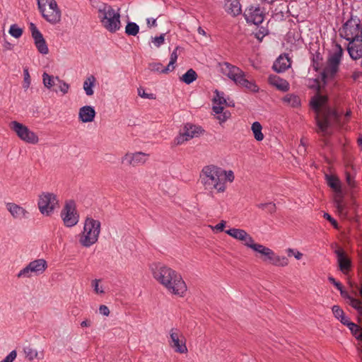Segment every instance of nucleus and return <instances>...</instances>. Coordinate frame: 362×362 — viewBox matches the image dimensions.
<instances>
[{"label": "nucleus", "mask_w": 362, "mask_h": 362, "mask_svg": "<svg viewBox=\"0 0 362 362\" xmlns=\"http://www.w3.org/2000/svg\"><path fill=\"white\" fill-rule=\"evenodd\" d=\"M8 33L15 38H19L23 34V29L16 24H13L10 26Z\"/></svg>", "instance_id": "49530a36"}, {"label": "nucleus", "mask_w": 362, "mask_h": 362, "mask_svg": "<svg viewBox=\"0 0 362 362\" xmlns=\"http://www.w3.org/2000/svg\"><path fill=\"white\" fill-rule=\"evenodd\" d=\"M98 13L100 22L107 31L113 33L120 29V14L110 5L102 4L98 7Z\"/></svg>", "instance_id": "6e6552de"}, {"label": "nucleus", "mask_w": 362, "mask_h": 362, "mask_svg": "<svg viewBox=\"0 0 362 362\" xmlns=\"http://www.w3.org/2000/svg\"><path fill=\"white\" fill-rule=\"evenodd\" d=\"M351 307L356 310L359 314L362 315V301L361 300H352Z\"/></svg>", "instance_id": "4d7b16f0"}, {"label": "nucleus", "mask_w": 362, "mask_h": 362, "mask_svg": "<svg viewBox=\"0 0 362 362\" xmlns=\"http://www.w3.org/2000/svg\"><path fill=\"white\" fill-rule=\"evenodd\" d=\"M100 313L104 316H108L110 315V310L105 305H101L99 307Z\"/></svg>", "instance_id": "680f3d73"}, {"label": "nucleus", "mask_w": 362, "mask_h": 362, "mask_svg": "<svg viewBox=\"0 0 362 362\" xmlns=\"http://www.w3.org/2000/svg\"><path fill=\"white\" fill-rule=\"evenodd\" d=\"M347 52L354 60L362 58V38L348 41Z\"/></svg>", "instance_id": "b1692460"}, {"label": "nucleus", "mask_w": 362, "mask_h": 362, "mask_svg": "<svg viewBox=\"0 0 362 362\" xmlns=\"http://www.w3.org/2000/svg\"><path fill=\"white\" fill-rule=\"evenodd\" d=\"M55 78L46 72L42 74V82L47 89H51L55 85Z\"/></svg>", "instance_id": "a19ab883"}, {"label": "nucleus", "mask_w": 362, "mask_h": 362, "mask_svg": "<svg viewBox=\"0 0 362 362\" xmlns=\"http://www.w3.org/2000/svg\"><path fill=\"white\" fill-rule=\"evenodd\" d=\"M324 218L329 221L334 228H337V222L329 214L325 213Z\"/></svg>", "instance_id": "69168bd1"}, {"label": "nucleus", "mask_w": 362, "mask_h": 362, "mask_svg": "<svg viewBox=\"0 0 362 362\" xmlns=\"http://www.w3.org/2000/svg\"><path fill=\"white\" fill-rule=\"evenodd\" d=\"M322 58L320 55V54H317L315 56L313 57V67L314 69L317 71L319 69V63H318V60H321Z\"/></svg>", "instance_id": "338daca9"}, {"label": "nucleus", "mask_w": 362, "mask_h": 362, "mask_svg": "<svg viewBox=\"0 0 362 362\" xmlns=\"http://www.w3.org/2000/svg\"><path fill=\"white\" fill-rule=\"evenodd\" d=\"M225 232L234 239L241 241L246 247L261 254L264 256V261L270 262L274 252L263 245L255 243L253 238L245 230L232 228Z\"/></svg>", "instance_id": "0eeeda50"}, {"label": "nucleus", "mask_w": 362, "mask_h": 362, "mask_svg": "<svg viewBox=\"0 0 362 362\" xmlns=\"http://www.w3.org/2000/svg\"><path fill=\"white\" fill-rule=\"evenodd\" d=\"M6 206L13 218L21 220L28 218V211L20 205L13 202H8L6 204Z\"/></svg>", "instance_id": "393cba45"}, {"label": "nucleus", "mask_w": 362, "mask_h": 362, "mask_svg": "<svg viewBox=\"0 0 362 362\" xmlns=\"http://www.w3.org/2000/svg\"><path fill=\"white\" fill-rule=\"evenodd\" d=\"M96 83V78L93 75L88 76L83 82V88L88 96H92L94 93L93 87Z\"/></svg>", "instance_id": "f704fd0d"}, {"label": "nucleus", "mask_w": 362, "mask_h": 362, "mask_svg": "<svg viewBox=\"0 0 362 362\" xmlns=\"http://www.w3.org/2000/svg\"><path fill=\"white\" fill-rule=\"evenodd\" d=\"M328 281L332 284L337 290L339 291L341 296L348 300L349 305H352V300H358V299L351 296L346 291H344L342 284L337 281L333 276H329Z\"/></svg>", "instance_id": "c756f323"}, {"label": "nucleus", "mask_w": 362, "mask_h": 362, "mask_svg": "<svg viewBox=\"0 0 362 362\" xmlns=\"http://www.w3.org/2000/svg\"><path fill=\"white\" fill-rule=\"evenodd\" d=\"M281 100L284 104L293 108H299L301 106L300 97L294 93L286 94Z\"/></svg>", "instance_id": "7c9ffc66"}, {"label": "nucleus", "mask_w": 362, "mask_h": 362, "mask_svg": "<svg viewBox=\"0 0 362 362\" xmlns=\"http://www.w3.org/2000/svg\"><path fill=\"white\" fill-rule=\"evenodd\" d=\"M148 68L151 71L159 74H168L169 71H165V67L160 62H152L148 64Z\"/></svg>", "instance_id": "a18cd8bd"}, {"label": "nucleus", "mask_w": 362, "mask_h": 362, "mask_svg": "<svg viewBox=\"0 0 362 362\" xmlns=\"http://www.w3.org/2000/svg\"><path fill=\"white\" fill-rule=\"evenodd\" d=\"M255 139L257 141H261L264 139V134L262 132V127L259 122H254L251 127Z\"/></svg>", "instance_id": "e433bc0d"}, {"label": "nucleus", "mask_w": 362, "mask_h": 362, "mask_svg": "<svg viewBox=\"0 0 362 362\" xmlns=\"http://www.w3.org/2000/svg\"><path fill=\"white\" fill-rule=\"evenodd\" d=\"M214 93L215 96L213 99L214 105L223 106V105L226 103V100L224 97L223 93L219 92L218 90H216Z\"/></svg>", "instance_id": "c03bdc74"}, {"label": "nucleus", "mask_w": 362, "mask_h": 362, "mask_svg": "<svg viewBox=\"0 0 362 362\" xmlns=\"http://www.w3.org/2000/svg\"><path fill=\"white\" fill-rule=\"evenodd\" d=\"M244 17L248 23L259 25L264 18V15L259 6H251L247 8L244 12Z\"/></svg>", "instance_id": "4be33fe9"}, {"label": "nucleus", "mask_w": 362, "mask_h": 362, "mask_svg": "<svg viewBox=\"0 0 362 362\" xmlns=\"http://www.w3.org/2000/svg\"><path fill=\"white\" fill-rule=\"evenodd\" d=\"M212 110L217 115L216 119L220 124L226 122L230 117V112L228 110L223 111V107L220 105H213Z\"/></svg>", "instance_id": "473e14b6"}, {"label": "nucleus", "mask_w": 362, "mask_h": 362, "mask_svg": "<svg viewBox=\"0 0 362 362\" xmlns=\"http://www.w3.org/2000/svg\"><path fill=\"white\" fill-rule=\"evenodd\" d=\"M96 112L93 107L84 105L78 110V119L83 123L91 122L94 120Z\"/></svg>", "instance_id": "bb28decb"}, {"label": "nucleus", "mask_w": 362, "mask_h": 362, "mask_svg": "<svg viewBox=\"0 0 362 362\" xmlns=\"http://www.w3.org/2000/svg\"><path fill=\"white\" fill-rule=\"evenodd\" d=\"M24 354L25 355V357L29 361H33L35 359H40L42 357H39V353L37 351V349H33L30 346H25L23 349Z\"/></svg>", "instance_id": "ea45409f"}, {"label": "nucleus", "mask_w": 362, "mask_h": 362, "mask_svg": "<svg viewBox=\"0 0 362 362\" xmlns=\"http://www.w3.org/2000/svg\"><path fill=\"white\" fill-rule=\"evenodd\" d=\"M178 49V47H176L175 50L171 53L170 57V62L166 67H165V71H172L175 69L174 64L176 63L177 60V50Z\"/></svg>", "instance_id": "79ce46f5"}, {"label": "nucleus", "mask_w": 362, "mask_h": 362, "mask_svg": "<svg viewBox=\"0 0 362 362\" xmlns=\"http://www.w3.org/2000/svg\"><path fill=\"white\" fill-rule=\"evenodd\" d=\"M225 232L234 239L241 241L246 247L261 254L264 256V261L270 262L274 252L263 245L255 243L253 238L245 230L232 228Z\"/></svg>", "instance_id": "20e7f679"}, {"label": "nucleus", "mask_w": 362, "mask_h": 362, "mask_svg": "<svg viewBox=\"0 0 362 362\" xmlns=\"http://www.w3.org/2000/svg\"><path fill=\"white\" fill-rule=\"evenodd\" d=\"M334 253L337 255L339 270L345 275L348 274L352 267L351 259L347 257L342 249L336 250Z\"/></svg>", "instance_id": "5701e85b"}, {"label": "nucleus", "mask_w": 362, "mask_h": 362, "mask_svg": "<svg viewBox=\"0 0 362 362\" xmlns=\"http://www.w3.org/2000/svg\"><path fill=\"white\" fill-rule=\"evenodd\" d=\"M310 105L315 113L317 132L323 135L329 134V127L338 123L339 117L338 113L328 105L327 98L322 95H314L310 102Z\"/></svg>", "instance_id": "f257e3e1"}, {"label": "nucleus", "mask_w": 362, "mask_h": 362, "mask_svg": "<svg viewBox=\"0 0 362 362\" xmlns=\"http://www.w3.org/2000/svg\"><path fill=\"white\" fill-rule=\"evenodd\" d=\"M236 84L245 88L247 90L253 92V93H257L259 91V87L255 83V82L252 81H249L247 78H245V73L244 72L242 76L236 82Z\"/></svg>", "instance_id": "2f4dec72"}, {"label": "nucleus", "mask_w": 362, "mask_h": 362, "mask_svg": "<svg viewBox=\"0 0 362 362\" xmlns=\"http://www.w3.org/2000/svg\"><path fill=\"white\" fill-rule=\"evenodd\" d=\"M269 34V30L264 27H260L258 28L257 31L255 33V37L259 41H262V39Z\"/></svg>", "instance_id": "8fccbe9b"}, {"label": "nucleus", "mask_w": 362, "mask_h": 362, "mask_svg": "<svg viewBox=\"0 0 362 362\" xmlns=\"http://www.w3.org/2000/svg\"><path fill=\"white\" fill-rule=\"evenodd\" d=\"M286 41L291 44V49H297L303 42L300 35L292 32L287 33Z\"/></svg>", "instance_id": "c9c22d12"}, {"label": "nucleus", "mask_w": 362, "mask_h": 362, "mask_svg": "<svg viewBox=\"0 0 362 362\" xmlns=\"http://www.w3.org/2000/svg\"><path fill=\"white\" fill-rule=\"evenodd\" d=\"M348 328L350 329L353 335H356L358 332L361 329L358 325L356 324L351 322L349 324H348Z\"/></svg>", "instance_id": "13d9d810"}, {"label": "nucleus", "mask_w": 362, "mask_h": 362, "mask_svg": "<svg viewBox=\"0 0 362 362\" xmlns=\"http://www.w3.org/2000/svg\"><path fill=\"white\" fill-rule=\"evenodd\" d=\"M268 206H272V211H275L276 210V206L273 203H264V204H259L257 205V207L259 208V209H266L267 207Z\"/></svg>", "instance_id": "774afa93"}, {"label": "nucleus", "mask_w": 362, "mask_h": 362, "mask_svg": "<svg viewBox=\"0 0 362 362\" xmlns=\"http://www.w3.org/2000/svg\"><path fill=\"white\" fill-rule=\"evenodd\" d=\"M17 356V353L16 350L11 351L4 359L5 362H13Z\"/></svg>", "instance_id": "bf43d9fd"}, {"label": "nucleus", "mask_w": 362, "mask_h": 362, "mask_svg": "<svg viewBox=\"0 0 362 362\" xmlns=\"http://www.w3.org/2000/svg\"><path fill=\"white\" fill-rule=\"evenodd\" d=\"M219 67L221 73L235 83L244 73L239 67L226 62L219 63Z\"/></svg>", "instance_id": "412c9836"}, {"label": "nucleus", "mask_w": 362, "mask_h": 362, "mask_svg": "<svg viewBox=\"0 0 362 362\" xmlns=\"http://www.w3.org/2000/svg\"><path fill=\"white\" fill-rule=\"evenodd\" d=\"M42 17L49 23L56 24L61 20V11L55 0H37Z\"/></svg>", "instance_id": "9b49d317"}, {"label": "nucleus", "mask_w": 362, "mask_h": 362, "mask_svg": "<svg viewBox=\"0 0 362 362\" xmlns=\"http://www.w3.org/2000/svg\"><path fill=\"white\" fill-rule=\"evenodd\" d=\"M225 232L234 239L241 241L246 247L261 254L264 256V261L270 262L274 252L263 245L255 243L253 238L245 230L232 228Z\"/></svg>", "instance_id": "423d86ee"}, {"label": "nucleus", "mask_w": 362, "mask_h": 362, "mask_svg": "<svg viewBox=\"0 0 362 362\" xmlns=\"http://www.w3.org/2000/svg\"><path fill=\"white\" fill-rule=\"evenodd\" d=\"M168 344L175 353L187 354L188 351L186 339L177 327H173L169 330Z\"/></svg>", "instance_id": "f3484780"}, {"label": "nucleus", "mask_w": 362, "mask_h": 362, "mask_svg": "<svg viewBox=\"0 0 362 362\" xmlns=\"http://www.w3.org/2000/svg\"><path fill=\"white\" fill-rule=\"evenodd\" d=\"M61 218L66 227L71 228L78 223L79 215L74 200H68L65 202L64 208L61 211Z\"/></svg>", "instance_id": "dca6fc26"}, {"label": "nucleus", "mask_w": 362, "mask_h": 362, "mask_svg": "<svg viewBox=\"0 0 362 362\" xmlns=\"http://www.w3.org/2000/svg\"><path fill=\"white\" fill-rule=\"evenodd\" d=\"M139 30V25L134 22H129L125 27V33L128 35L136 36Z\"/></svg>", "instance_id": "37998d69"}, {"label": "nucleus", "mask_w": 362, "mask_h": 362, "mask_svg": "<svg viewBox=\"0 0 362 362\" xmlns=\"http://www.w3.org/2000/svg\"><path fill=\"white\" fill-rule=\"evenodd\" d=\"M203 132L204 129L200 126H197L192 123H186L179 134L175 138L174 144L176 146L182 145L194 137H198Z\"/></svg>", "instance_id": "2eb2a0df"}, {"label": "nucleus", "mask_w": 362, "mask_h": 362, "mask_svg": "<svg viewBox=\"0 0 362 362\" xmlns=\"http://www.w3.org/2000/svg\"><path fill=\"white\" fill-rule=\"evenodd\" d=\"M100 279H94L91 282L92 287L95 293L98 294H103L105 293L102 286H100Z\"/></svg>", "instance_id": "3c124183"}, {"label": "nucleus", "mask_w": 362, "mask_h": 362, "mask_svg": "<svg viewBox=\"0 0 362 362\" xmlns=\"http://www.w3.org/2000/svg\"><path fill=\"white\" fill-rule=\"evenodd\" d=\"M100 222L93 218L85 220L83 231L79 235V243L85 247H90L98 240L100 233Z\"/></svg>", "instance_id": "1a4fd4ad"}, {"label": "nucleus", "mask_w": 362, "mask_h": 362, "mask_svg": "<svg viewBox=\"0 0 362 362\" xmlns=\"http://www.w3.org/2000/svg\"><path fill=\"white\" fill-rule=\"evenodd\" d=\"M339 35L346 41L362 38V23L356 16H351L339 30Z\"/></svg>", "instance_id": "f8f14e48"}, {"label": "nucleus", "mask_w": 362, "mask_h": 362, "mask_svg": "<svg viewBox=\"0 0 362 362\" xmlns=\"http://www.w3.org/2000/svg\"><path fill=\"white\" fill-rule=\"evenodd\" d=\"M148 154L141 151L127 153L122 158L121 161L124 164L136 167L140 165H144L148 160Z\"/></svg>", "instance_id": "aec40b11"}, {"label": "nucleus", "mask_w": 362, "mask_h": 362, "mask_svg": "<svg viewBox=\"0 0 362 362\" xmlns=\"http://www.w3.org/2000/svg\"><path fill=\"white\" fill-rule=\"evenodd\" d=\"M269 263L277 267H285L288 265V259L284 256H279L274 253Z\"/></svg>", "instance_id": "58836bf2"}, {"label": "nucleus", "mask_w": 362, "mask_h": 362, "mask_svg": "<svg viewBox=\"0 0 362 362\" xmlns=\"http://www.w3.org/2000/svg\"><path fill=\"white\" fill-rule=\"evenodd\" d=\"M197 74L196 71L192 69H189L187 71L185 74H184L182 77L180 78V80L184 82L185 83L189 85L197 80Z\"/></svg>", "instance_id": "4c0bfd02"}, {"label": "nucleus", "mask_w": 362, "mask_h": 362, "mask_svg": "<svg viewBox=\"0 0 362 362\" xmlns=\"http://www.w3.org/2000/svg\"><path fill=\"white\" fill-rule=\"evenodd\" d=\"M325 179L327 185L337 193H341V182L334 175H325Z\"/></svg>", "instance_id": "72a5a7b5"}, {"label": "nucleus", "mask_w": 362, "mask_h": 362, "mask_svg": "<svg viewBox=\"0 0 362 362\" xmlns=\"http://www.w3.org/2000/svg\"><path fill=\"white\" fill-rule=\"evenodd\" d=\"M235 179L232 170H226L215 165L204 166L200 173L201 183L205 189H216L218 192H224L226 182H233Z\"/></svg>", "instance_id": "7ed1b4c3"}, {"label": "nucleus", "mask_w": 362, "mask_h": 362, "mask_svg": "<svg viewBox=\"0 0 362 362\" xmlns=\"http://www.w3.org/2000/svg\"><path fill=\"white\" fill-rule=\"evenodd\" d=\"M165 34L163 33L159 36H156L155 37H152V42L154 43L156 47H160L165 42Z\"/></svg>", "instance_id": "603ef678"}, {"label": "nucleus", "mask_w": 362, "mask_h": 362, "mask_svg": "<svg viewBox=\"0 0 362 362\" xmlns=\"http://www.w3.org/2000/svg\"><path fill=\"white\" fill-rule=\"evenodd\" d=\"M223 8L231 16L235 17L241 14L242 7L239 0H224Z\"/></svg>", "instance_id": "a878e982"}, {"label": "nucleus", "mask_w": 362, "mask_h": 362, "mask_svg": "<svg viewBox=\"0 0 362 362\" xmlns=\"http://www.w3.org/2000/svg\"><path fill=\"white\" fill-rule=\"evenodd\" d=\"M30 83H31V80H30V76L29 74L28 69L27 68H25L23 69V88L27 90L30 87Z\"/></svg>", "instance_id": "09e8293b"}, {"label": "nucleus", "mask_w": 362, "mask_h": 362, "mask_svg": "<svg viewBox=\"0 0 362 362\" xmlns=\"http://www.w3.org/2000/svg\"><path fill=\"white\" fill-rule=\"evenodd\" d=\"M286 252L289 257L293 256L298 260L300 259L303 257V254L295 249L288 248L287 249Z\"/></svg>", "instance_id": "5fc2aeb1"}, {"label": "nucleus", "mask_w": 362, "mask_h": 362, "mask_svg": "<svg viewBox=\"0 0 362 362\" xmlns=\"http://www.w3.org/2000/svg\"><path fill=\"white\" fill-rule=\"evenodd\" d=\"M270 85L276 87L278 90L286 92L289 90L288 82L276 75H270L268 78Z\"/></svg>", "instance_id": "cd10ccee"}, {"label": "nucleus", "mask_w": 362, "mask_h": 362, "mask_svg": "<svg viewBox=\"0 0 362 362\" xmlns=\"http://www.w3.org/2000/svg\"><path fill=\"white\" fill-rule=\"evenodd\" d=\"M225 232L234 239L241 241L246 247L261 254L264 256V261L270 262L274 252L263 245L255 243L253 238L245 230L232 228Z\"/></svg>", "instance_id": "39448f33"}, {"label": "nucleus", "mask_w": 362, "mask_h": 362, "mask_svg": "<svg viewBox=\"0 0 362 362\" xmlns=\"http://www.w3.org/2000/svg\"><path fill=\"white\" fill-rule=\"evenodd\" d=\"M47 268V262L44 259H37L30 262L17 274L18 278H30L33 275L42 274Z\"/></svg>", "instance_id": "a211bd4d"}, {"label": "nucleus", "mask_w": 362, "mask_h": 362, "mask_svg": "<svg viewBox=\"0 0 362 362\" xmlns=\"http://www.w3.org/2000/svg\"><path fill=\"white\" fill-rule=\"evenodd\" d=\"M138 95L146 99H156V95L153 93H147L143 88H138Z\"/></svg>", "instance_id": "864d4df0"}, {"label": "nucleus", "mask_w": 362, "mask_h": 362, "mask_svg": "<svg viewBox=\"0 0 362 362\" xmlns=\"http://www.w3.org/2000/svg\"><path fill=\"white\" fill-rule=\"evenodd\" d=\"M153 278L172 294L182 297L187 291V286L181 275L173 269L156 264L151 267Z\"/></svg>", "instance_id": "f03ea898"}, {"label": "nucleus", "mask_w": 362, "mask_h": 362, "mask_svg": "<svg viewBox=\"0 0 362 362\" xmlns=\"http://www.w3.org/2000/svg\"><path fill=\"white\" fill-rule=\"evenodd\" d=\"M343 54L344 50L341 46L336 44L333 49L329 52L327 64L321 73L322 80L325 83L333 78L338 72Z\"/></svg>", "instance_id": "9d476101"}, {"label": "nucleus", "mask_w": 362, "mask_h": 362, "mask_svg": "<svg viewBox=\"0 0 362 362\" xmlns=\"http://www.w3.org/2000/svg\"><path fill=\"white\" fill-rule=\"evenodd\" d=\"M335 205H336V207L337 209L342 212L344 210V206L342 203V199L341 198H339V199H335Z\"/></svg>", "instance_id": "0e129e2a"}, {"label": "nucleus", "mask_w": 362, "mask_h": 362, "mask_svg": "<svg viewBox=\"0 0 362 362\" xmlns=\"http://www.w3.org/2000/svg\"><path fill=\"white\" fill-rule=\"evenodd\" d=\"M56 81L59 83V88L63 94H66L69 90V85L64 81L60 79L58 76L55 77Z\"/></svg>", "instance_id": "de8ad7c7"}, {"label": "nucleus", "mask_w": 362, "mask_h": 362, "mask_svg": "<svg viewBox=\"0 0 362 362\" xmlns=\"http://www.w3.org/2000/svg\"><path fill=\"white\" fill-rule=\"evenodd\" d=\"M291 66L289 58L286 56H279L273 64V69L278 73L285 71Z\"/></svg>", "instance_id": "c85d7f7f"}, {"label": "nucleus", "mask_w": 362, "mask_h": 362, "mask_svg": "<svg viewBox=\"0 0 362 362\" xmlns=\"http://www.w3.org/2000/svg\"><path fill=\"white\" fill-rule=\"evenodd\" d=\"M37 206L42 215L49 216L59 207V200L53 193L42 192L39 195Z\"/></svg>", "instance_id": "ddd939ff"}, {"label": "nucleus", "mask_w": 362, "mask_h": 362, "mask_svg": "<svg viewBox=\"0 0 362 362\" xmlns=\"http://www.w3.org/2000/svg\"><path fill=\"white\" fill-rule=\"evenodd\" d=\"M17 356V353L16 350L11 351L4 359L5 362H13Z\"/></svg>", "instance_id": "052dcab7"}, {"label": "nucleus", "mask_w": 362, "mask_h": 362, "mask_svg": "<svg viewBox=\"0 0 362 362\" xmlns=\"http://www.w3.org/2000/svg\"><path fill=\"white\" fill-rule=\"evenodd\" d=\"M9 127L23 141L30 144H37L38 143L39 137L37 134L23 124L17 121H12L10 122Z\"/></svg>", "instance_id": "4468645a"}, {"label": "nucleus", "mask_w": 362, "mask_h": 362, "mask_svg": "<svg viewBox=\"0 0 362 362\" xmlns=\"http://www.w3.org/2000/svg\"><path fill=\"white\" fill-rule=\"evenodd\" d=\"M226 226V221H221L219 223L214 226H211L214 230L223 231Z\"/></svg>", "instance_id": "e2e57ef3"}, {"label": "nucleus", "mask_w": 362, "mask_h": 362, "mask_svg": "<svg viewBox=\"0 0 362 362\" xmlns=\"http://www.w3.org/2000/svg\"><path fill=\"white\" fill-rule=\"evenodd\" d=\"M332 310L334 316L338 320L342 315L344 314V310L339 305H333Z\"/></svg>", "instance_id": "6e6d98bb"}, {"label": "nucleus", "mask_w": 362, "mask_h": 362, "mask_svg": "<svg viewBox=\"0 0 362 362\" xmlns=\"http://www.w3.org/2000/svg\"><path fill=\"white\" fill-rule=\"evenodd\" d=\"M29 28L31 32L32 37L34 40L35 45L38 52L42 54H48L49 49L47 42L35 24L30 23L29 24Z\"/></svg>", "instance_id": "6ab92c4d"}]
</instances>
